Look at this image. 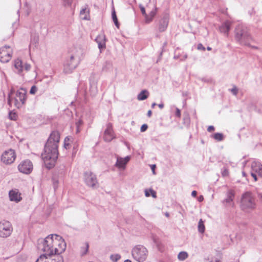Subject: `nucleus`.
<instances>
[{
  "label": "nucleus",
  "mask_w": 262,
  "mask_h": 262,
  "mask_svg": "<svg viewBox=\"0 0 262 262\" xmlns=\"http://www.w3.org/2000/svg\"><path fill=\"white\" fill-rule=\"evenodd\" d=\"M234 198V192L232 190H229L227 193V198L223 201V203H226L233 206V201Z\"/></svg>",
  "instance_id": "nucleus-19"
},
{
  "label": "nucleus",
  "mask_w": 262,
  "mask_h": 262,
  "mask_svg": "<svg viewBox=\"0 0 262 262\" xmlns=\"http://www.w3.org/2000/svg\"><path fill=\"white\" fill-rule=\"evenodd\" d=\"M73 2V0H62V5L64 7H70Z\"/></svg>",
  "instance_id": "nucleus-32"
},
{
  "label": "nucleus",
  "mask_w": 262,
  "mask_h": 262,
  "mask_svg": "<svg viewBox=\"0 0 262 262\" xmlns=\"http://www.w3.org/2000/svg\"><path fill=\"white\" fill-rule=\"evenodd\" d=\"M158 106L160 109H162L164 107V104L163 103H160L158 104Z\"/></svg>",
  "instance_id": "nucleus-52"
},
{
  "label": "nucleus",
  "mask_w": 262,
  "mask_h": 262,
  "mask_svg": "<svg viewBox=\"0 0 262 262\" xmlns=\"http://www.w3.org/2000/svg\"><path fill=\"white\" fill-rule=\"evenodd\" d=\"M59 140V133L57 131H53L45 146L44 152L41 154V157L48 169L54 166L58 158V144Z\"/></svg>",
  "instance_id": "nucleus-2"
},
{
  "label": "nucleus",
  "mask_w": 262,
  "mask_h": 262,
  "mask_svg": "<svg viewBox=\"0 0 262 262\" xmlns=\"http://www.w3.org/2000/svg\"><path fill=\"white\" fill-rule=\"evenodd\" d=\"M110 258L113 262H117L121 258V256L119 254H112L111 255Z\"/></svg>",
  "instance_id": "nucleus-30"
},
{
  "label": "nucleus",
  "mask_w": 262,
  "mask_h": 262,
  "mask_svg": "<svg viewBox=\"0 0 262 262\" xmlns=\"http://www.w3.org/2000/svg\"><path fill=\"white\" fill-rule=\"evenodd\" d=\"M155 167H156L155 165H152V166H151V169H152V170L154 173H155L154 168H155Z\"/></svg>",
  "instance_id": "nucleus-54"
},
{
  "label": "nucleus",
  "mask_w": 262,
  "mask_h": 262,
  "mask_svg": "<svg viewBox=\"0 0 262 262\" xmlns=\"http://www.w3.org/2000/svg\"><path fill=\"white\" fill-rule=\"evenodd\" d=\"M205 229L203 221L202 219H200L198 223V230L200 233H203L204 232Z\"/></svg>",
  "instance_id": "nucleus-28"
},
{
  "label": "nucleus",
  "mask_w": 262,
  "mask_h": 262,
  "mask_svg": "<svg viewBox=\"0 0 262 262\" xmlns=\"http://www.w3.org/2000/svg\"><path fill=\"white\" fill-rule=\"evenodd\" d=\"M250 172L257 173L258 176L262 177V165L260 163L253 161L251 165Z\"/></svg>",
  "instance_id": "nucleus-13"
},
{
  "label": "nucleus",
  "mask_w": 262,
  "mask_h": 262,
  "mask_svg": "<svg viewBox=\"0 0 262 262\" xmlns=\"http://www.w3.org/2000/svg\"><path fill=\"white\" fill-rule=\"evenodd\" d=\"M240 207L245 212H250L256 208L255 198L251 192H246L242 195Z\"/></svg>",
  "instance_id": "nucleus-6"
},
{
  "label": "nucleus",
  "mask_w": 262,
  "mask_h": 262,
  "mask_svg": "<svg viewBox=\"0 0 262 262\" xmlns=\"http://www.w3.org/2000/svg\"><path fill=\"white\" fill-rule=\"evenodd\" d=\"M90 91L93 93V94L95 95L97 92V88L96 86V84L95 83H93V84L91 85L90 87Z\"/></svg>",
  "instance_id": "nucleus-34"
},
{
  "label": "nucleus",
  "mask_w": 262,
  "mask_h": 262,
  "mask_svg": "<svg viewBox=\"0 0 262 262\" xmlns=\"http://www.w3.org/2000/svg\"><path fill=\"white\" fill-rule=\"evenodd\" d=\"M196 194H197V192L195 190L192 191V192L191 193V195L192 196L195 197L196 196Z\"/></svg>",
  "instance_id": "nucleus-50"
},
{
  "label": "nucleus",
  "mask_w": 262,
  "mask_h": 262,
  "mask_svg": "<svg viewBox=\"0 0 262 262\" xmlns=\"http://www.w3.org/2000/svg\"><path fill=\"white\" fill-rule=\"evenodd\" d=\"M212 137L217 141H221L224 139L223 134L219 133H215L212 135Z\"/></svg>",
  "instance_id": "nucleus-29"
},
{
  "label": "nucleus",
  "mask_w": 262,
  "mask_h": 262,
  "mask_svg": "<svg viewBox=\"0 0 262 262\" xmlns=\"http://www.w3.org/2000/svg\"><path fill=\"white\" fill-rule=\"evenodd\" d=\"M95 40L98 45V48L100 52H101L102 50L105 49L106 38L105 35L103 33L98 35Z\"/></svg>",
  "instance_id": "nucleus-18"
},
{
  "label": "nucleus",
  "mask_w": 262,
  "mask_h": 262,
  "mask_svg": "<svg viewBox=\"0 0 262 262\" xmlns=\"http://www.w3.org/2000/svg\"><path fill=\"white\" fill-rule=\"evenodd\" d=\"M82 50L79 48L76 51L71 55L70 58L67 59L63 66V72L68 74L72 72L77 66L79 61L82 57Z\"/></svg>",
  "instance_id": "nucleus-4"
},
{
  "label": "nucleus",
  "mask_w": 262,
  "mask_h": 262,
  "mask_svg": "<svg viewBox=\"0 0 262 262\" xmlns=\"http://www.w3.org/2000/svg\"><path fill=\"white\" fill-rule=\"evenodd\" d=\"M30 12V10H27V15H28L29 14Z\"/></svg>",
  "instance_id": "nucleus-63"
},
{
  "label": "nucleus",
  "mask_w": 262,
  "mask_h": 262,
  "mask_svg": "<svg viewBox=\"0 0 262 262\" xmlns=\"http://www.w3.org/2000/svg\"><path fill=\"white\" fill-rule=\"evenodd\" d=\"M112 17L115 26H116V27L119 28V22L118 21L117 15H116V12H115V11L114 9H113V10L112 11Z\"/></svg>",
  "instance_id": "nucleus-27"
},
{
  "label": "nucleus",
  "mask_w": 262,
  "mask_h": 262,
  "mask_svg": "<svg viewBox=\"0 0 262 262\" xmlns=\"http://www.w3.org/2000/svg\"><path fill=\"white\" fill-rule=\"evenodd\" d=\"M74 140L71 137H67L64 141V147L66 149H70L72 146Z\"/></svg>",
  "instance_id": "nucleus-23"
},
{
  "label": "nucleus",
  "mask_w": 262,
  "mask_h": 262,
  "mask_svg": "<svg viewBox=\"0 0 262 262\" xmlns=\"http://www.w3.org/2000/svg\"><path fill=\"white\" fill-rule=\"evenodd\" d=\"M231 23L227 21L223 24L219 28V30L221 33H223L226 36H228V32L230 29Z\"/></svg>",
  "instance_id": "nucleus-20"
},
{
  "label": "nucleus",
  "mask_w": 262,
  "mask_h": 262,
  "mask_svg": "<svg viewBox=\"0 0 262 262\" xmlns=\"http://www.w3.org/2000/svg\"><path fill=\"white\" fill-rule=\"evenodd\" d=\"M157 105V104L155 103V102H154L152 104H151V107L152 108H154L156 105Z\"/></svg>",
  "instance_id": "nucleus-56"
},
{
  "label": "nucleus",
  "mask_w": 262,
  "mask_h": 262,
  "mask_svg": "<svg viewBox=\"0 0 262 262\" xmlns=\"http://www.w3.org/2000/svg\"><path fill=\"white\" fill-rule=\"evenodd\" d=\"M176 116L179 118H180L181 117V111L180 110L177 108H176Z\"/></svg>",
  "instance_id": "nucleus-42"
},
{
  "label": "nucleus",
  "mask_w": 262,
  "mask_h": 262,
  "mask_svg": "<svg viewBox=\"0 0 262 262\" xmlns=\"http://www.w3.org/2000/svg\"><path fill=\"white\" fill-rule=\"evenodd\" d=\"M148 95H149V93L147 90H142L138 95L137 99L139 100H144L148 98Z\"/></svg>",
  "instance_id": "nucleus-25"
},
{
  "label": "nucleus",
  "mask_w": 262,
  "mask_h": 262,
  "mask_svg": "<svg viewBox=\"0 0 262 262\" xmlns=\"http://www.w3.org/2000/svg\"><path fill=\"white\" fill-rule=\"evenodd\" d=\"M17 118V115L12 111H10L9 113V118L11 120H16Z\"/></svg>",
  "instance_id": "nucleus-31"
},
{
  "label": "nucleus",
  "mask_w": 262,
  "mask_h": 262,
  "mask_svg": "<svg viewBox=\"0 0 262 262\" xmlns=\"http://www.w3.org/2000/svg\"><path fill=\"white\" fill-rule=\"evenodd\" d=\"M156 13V9L151 11L149 14H146L145 16V23H150L153 19Z\"/></svg>",
  "instance_id": "nucleus-24"
},
{
  "label": "nucleus",
  "mask_w": 262,
  "mask_h": 262,
  "mask_svg": "<svg viewBox=\"0 0 262 262\" xmlns=\"http://www.w3.org/2000/svg\"><path fill=\"white\" fill-rule=\"evenodd\" d=\"M140 8L142 14L144 16H145L147 14L146 13V11H145L144 7L143 6H140Z\"/></svg>",
  "instance_id": "nucleus-40"
},
{
  "label": "nucleus",
  "mask_w": 262,
  "mask_h": 262,
  "mask_svg": "<svg viewBox=\"0 0 262 262\" xmlns=\"http://www.w3.org/2000/svg\"><path fill=\"white\" fill-rule=\"evenodd\" d=\"M231 91L234 95H237L238 91L236 87L232 88Z\"/></svg>",
  "instance_id": "nucleus-44"
},
{
  "label": "nucleus",
  "mask_w": 262,
  "mask_h": 262,
  "mask_svg": "<svg viewBox=\"0 0 262 262\" xmlns=\"http://www.w3.org/2000/svg\"><path fill=\"white\" fill-rule=\"evenodd\" d=\"M82 124V121L81 120H79L76 123V127H80Z\"/></svg>",
  "instance_id": "nucleus-47"
},
{
  "label": "nucleus",
  "mask_w": 262,
  "mask_h": 262,
  "mask_svg": "<svg viewBox=\"0 0 262 262\" xmlns=\"http://www.w3.org/2000/svg\"><path fill=\"white\" fill-rule=\"evenodd\" d=\"M165 215L167 216V217H168L169 216V213L168 212H166L165 213Z\"/></svg>",
  "instance_id": "nucleus-62"
},
{
  "label": "nucleus",
  "mask_w": 262,
  "mask_h": 262,
  "mask_svg": "<svg viewBox=\"0 0 262 262\" xmlns=\"http://www.w3.org/2000/svg\"><path fill=\"white\" fill-rule=\"evenodd\" d=\"M249 47H251V48H252V49H257L258 48H257V47H256V46H251L250 45V46H249Z\"/></svg>",
  "instance_id": "nucleus-55"
},
{
  "label": "nucleus",
  "mask_w": 262,
  "mask_h": 262,
  "mask_svg": "<svg viewBox=\"0 0 262 262\" xmlns=\"http://www.w3.org/2000/svg\"><path fill=\"white\" fill-rule=\"evenodd\" d=\"M14 67L17 70V73L20 74L24 70V65L21 60L17 58L14 60Z\"/></svg>",
  "instance_id": "nucleus-22"
},
{
  "label": "nucleus",
  "mask_w": 262,
  "mask_h": 262,
  "mask_svg": "<svg viewBox=\"0 0 262 262\" xmlns=\"http://www.w3.org/2000/svg\"><path fill=\"white\" fill-rule=\"evenodd\" d=\"M258 198L260 201L262 203V193H258Z\"/></svg>",
  "instance_id": "nucleus-48"
},
{
  "label": "nucleus",
  "mask_w": 262,
  "mask_h": 262,
  "mask_svg": "<svg viewBox=\"0 0 262 262\" xmlns=\"http://www.w3.org/2000/svg\"><path fill=\"white\" fill-rule=\"evenodd\" d=\"M145 195L146 196L148 197L150 195V194L149 193L148 190L146 189L145 190Z\"/></svg>",
  "instance_id": "nucleus-49"
},
{
  "label": "nucleus",
  "mask_w": 262,
  "mask_h": 262,
  "mask_svg": "<svg viewBox=\"0 0 262 262\" xmlns=\"http://www.w3.org/2000/svg\"><path fill=\"white\" fill-rule=\"evenodd\" d=\"M207 49L208 50V51H210L211 50V48L209 47H208Z\"/></svg>",
  "instance_id": "nucleus-61"
},
{
  "label": "nucleus",
  "mask_w": 262,
  "mask_h": 262,
  "mask_svg": "<svg viewBox=\"0 0 262 262\" xmlns=\"http://www.w3.org/2000/svg\"><path fill=\"white\" fill-rule=\"evenodd\" d=\"M12 53L13 50L11 47L5 46L1 48V62H9L12 58Z\"/></svg>",
  "instance_id": "nucleus-11"
},
{
  "label": "nucleus",
  "mask_w": 262,
  "mask_h": 262,
  "mask_svg": "<svg viewBox=\"0 0 262 262\" xmlns=\"http://www.w3.org/2000/svg\"><path fill=\"white\" fill-rule=\"evenodd\" d=\"M214 130V127L213 126L210 125L207 128V131L209 132H211Z\"/></svg>",
  "instance_id": "nucleus-46"
},
{
  "label": "nucleus",
  "mask_w": 262,
  "mask_h": 262,
  "mask_svg": "<svg viewBox=\"0 0 262 262\" xmlns=\"http://www.w3.org/2000/svg\"><path fill=\"white\" fill-rule=\"evenodd\" d=\"M197 49L198 50H203V51H205V47L201 43L198 44V47H197Z\"/></svg>",
  "instance_id": "nucleus-41"
},
{
  "label": "nucleus",
  "mask_w": 262,
  "mask_h": 262,
  "mask_svg": "<svg viewBox=\"0 0 262 262\" xmlns=\"http://www.w3.org/2000/svg\"><path fill=\"white\" fill-rule=\"evenodd\" d=\"M147 250L143 246L138 245L132 250V254L133 258L138 262H143L147 258Z\"/></svg>",
  "instance_id": "nucleus-7"
},
{
  "label": "nucleus",
  "mask_w": 262,
  "mask_h": 262,
  "mask_svg": "<svg viewBox=\"0 0 262 262\" xmlns=\"http://www.w3.org/2000/svg\"><path fill=\"white\" fill-rule=\"evenodd\" d=\"M37 91V88L35 85H33L30 91L31 94H35Z\"/></svg>",
  "instance_id": "nucleus-36"
},
{
  "label": "nucleus",
  "mask_w": 262,
  "mask_h": 262,
  "mask_svg": "<svg viewBox=\"0 0 262 262\" xmlns=\"http://www.w3.org/2000/svg\"><path fill=\"white\" fill-rule=\"evenodd\" d=\"M147 128H148L147 125L146 124H144L141 126L140 130L141 132H144L147 130Z\"/></svg>",
  "instance_id": "nucleus-38"
},
{
  "label": "nucleus",
  "mask_w": 262,
  "mask_h": 262,
  "mask_svg": "<svg viewBox=\"0 0 262 262\" xmlns=\"http://www.w3.org/2000/svg\"><path fill=\"white\" fill-rule=\"evenodd\" d=\"M114 138L112 124L109 123L104 131L103 139L106 142H110Z\"/></svg>",
  "instance_id": "nucleus-14"
},
{
  "label": "nucleus",
  "mask_w": 262,
  "mask_h": 262,
  "mask_svg": "<svg viewBox=\"0 0 262 262\" xmlns=\"http://www.w3.org/2000/svg\"><path fill=\"white\" fill-rule=\"evenodd\" d=\"M38 41V36H34L32 37L31 38V44H37Z\"/></svg>",
  "instance_id": "nucleus-35"
},
{
  "label": "nucleus",
  "mask_w": 262,
  "mask_h": 262,
  "mask_svg": "<svg viewBox=\"0 0 262 262\" xmlns=\"http://www.w3.org/2000/svg\"><path fill=\"white\" fill-rule=\"evenodd\" d=\"M242 174H243V176L245 177V176H246V173H245V171H243V172H242Z\"/></svg>",
  "instance_id": "nucleus-60"
},
{
  "label": "nucleus",
  "mask_w": 262,
  "mask_h": 262,
  "mask_svg": "<svg viewBox=\"0 0 262 262\" xmlns=\"http://www.w3.org/2000/svg\"><path fill=\"white\" fill-rule=\"evenodd\" d=\"M72 144L73 146V150L76 152L77 150L78 147V144L77 143V141H74V142Z\"/></svg>",
  "instance_id": "nucleus-39"
},
{
  "label": "nucleus",
  "mask_w": 262,
  "mask_h": 262,
  "mask_svg": "<svg viewBox=\"0 0 262 262\" xmlns=\"http://www.w3.org/2000/svg\"><path fill=\"white\" fill-rule=\"evenodd\" d=\"M79 132H80V129H79V127H77V129H76V133H78Z\"/></svg>",
  "instance_id": "nucleus-57"
},
{
  "label": "nucleus",
  "mask_w": 262,
  "mask_h": 262,
  "mask_svg": "<svg viewBox=\"0 0 262 262\" xmlns=\"http://www.w3.org/2000/svg\"><path fill=\"white\" fill-rule=\"evenodd\" d=\"M124 262H132V261L129 259H126Z\"/></svg>",
  "instance_id": "nucleus-59"
},
{
  "label": "nucleus",
  "mask_w": 262,
  "mask_h": 262,
  "mask_svg": "<svg viewBox=\"0 0 262 262\" xmlns=\"http://www.w3.org/2000/svg\"><path fill=\"white\" fill-rule=\"evenodd\" d=\"M149 191L150 192V194L152 195L153 198H156V192L154 190L150 189H149Z\"/></svg>",
  "instance_id": "nucleus-43"
},
{
  "label": "nucleus",
  "mask_w": 262,
  "mask_h": 262,
  "mask_svg": "<svg viewBox=\"0 0 262 262\" xmlns=\"http://www.w3.org/2000/svg\"><path fill=\"white\" fill-rule=\"evenodd\" d=\"M83 179L85 184L91 188H96L98 186V182L96 176L90 171H85L83 173Z\"/></svg>",
  "instance_id": "nucleus-8"
},
{
  "label": "nucleus",
  "mask_w": 262,
  "mask_h": 262,
  "mask_svg": "<svg viewBox=\"0 0 262 262\" xmlns=\"http://www.w3.org/2000/svg\"><path fill=\"white\" fill-rule=\"evenodd\" d=\"M229 174V172L228 169L224 167L222 170V175L224 177H228Z\"/></svg>",
  "instance_id": "nucleus-33"
},
{
  "label": "nucleus",
  "mask_w": 262,
  "mask_h": 262,
  "mask_svg": "<svg viewBox=\"0 0 262 262\" xmlns=\"http://www.w3.org/2000/svg\"><path fill=\"white\" fill-rule=\"evenodd\" d=\"M203 200V196H200L199 198V199H198V201L199 202H202V201Z\"/></svg>",
  "instance_id": "nucleus-53"
},
{
  "label": "nucleus",
  "mask_w": 262,
  "mask_h": 262,
  "mask_svg": "<svg viewBox=\"0 0 262 262\" xmlns=\"http://www.w3.org/2000/svg\"><path fill=\"white\" fill-rule=\"evenodd\" d=\"M14 91L11 89L8 95V103L11 105L12 100L15 107L19 108L21 107L26 102L27 90L24 88H20L15 93V97L12 99V95Z\"/></svg>",
  "instance_id": "nucleus-5"
},
{
  "label": "nucleus",
  "mask_w": 262,
  "mask_h": 262,
  "mask_svg": "<svg viewBox=\"0 0 262 262\" xmlns=\"http://www.w3.org/2000/svg\"><path fill=\"white\" fill-rule=\"evenodd\" d=\"M216 262H220V260H216Z\"/></svg>",
  "instance_id": "nucleus-64"
},
{
  "label": "nucleus",
  "mask_w": 262,
  "mask_h": 262,
  "mask_svg": "<svg viewBox=\"0 0 262 262\" xmlns=\"http://www.w3.org/2000/svg\"><path fill=\"white\" fill-rule=\"evenodd\" d=\"M251 175L253 177V178L254 179L255 181H257V173H254L251 172Z\"/></svg>",
  "instance_id": "nucleus-45"
},
{
  "label": "nucleus",
  "mask_w": 262,
  "mask_h": 262,
  "mask_svg": "<svg viewBox=\"0 0 262 262\" xmlns=\"http://www.w3.org/2000/svg\"><path fill=\"white\" fill-rule=\"evenodd\" d=\"M31 69V65L30 64L26 63L24 65V70H25L26 71L28 72Z\"/></svg>",
  "instance_id": "nucleus-37"
},
{
  "label": "nucleus",
  "mask_w": 262,
  "mask_h": 262,
  "mask_svg": "<svg viewBox=\"0 0 262 262\" xmlns=\"http://www.w3.org/2000/svg\"><path fill=\"white\" fill-rule=\"evenodd\" d=\"M66 243L60 236L51 234L45 238L37 241V249L44 252L36 262H63L62 257L59 255L66 249Z\"/></svg>",
  "instance_id": "nucleus-1"
},
{
  "label": "nucleus",
  "mask_w": 262,
  "mask_h": 262,
  "mask_svg": "<svg viewBox=\"0 0 262 262\" xmlns=\"http://www.w3.org/2000/svg\"><path fill=\"white\" fill-rule=\"evenodd\" d=\"M105 64H107V65L110 66H111V63H110V62H107H107H105Z\"/></svg>",
  "instance_id": "nucleus-58"
},
{
  "label": "nucleus",
  "mask_w": 262,
  "mask_h": 262,
  "mask_svg": "<svg viewBox=\"0 0 262 262\" xmlns=\"http://www.w3.org/2000/svg\"><path fill=\"white\" fill-rule=\"evenodd\" d=\"M169 23V17L167 15H164L160 20L158 24V30L162 32L166 30Z\"/></svg>",
  "instance_id": "nucleus-16"
},
{
  "label": "nucleus",
  "mask_w": 262,
  "mask_h": 262,
  "mask_svg": "<svg viewBox=\"0 0 262 262\" xmlns=\"http://www.w3.org/2000/svg\"><path fill=\"white\" fill-rule=\"evenodd\" d=\"M19 172L24 174H30L33 170L32 163L29 160L21 161L18 165Z\"/></svg>",
  "instance_id": "nucleus-10"
},
{
  "label": "nucleus",
  "mask_w": 262,
  "mask_h": 262,
  "mask_svg": "<svg viewBox=\"0 0 262 262\" xmlns=\"http://www.w3.org/2000/svg\"><path fill=\"white\" fill-rule=\"evenodd\" d=\"M188 257V254L185 251H182L180 252L178 255V258L180 260H185L187 257Z\"/></svg>",
  "instance_id": "nucleus-26"
},
{
  "label": "nucleus",
  "mask_w": 262,
  "mask_h": 262,
  "mask_svg": "<svg viewBox=\"0 0 262 262\" xmlns=\"http://www.w3.org/2000/svg\"><path fill=\"white\" fill-rule=\"evenodd\" d=\"M129 160V156H126L124 158L118 157L115 166L119 168L124 169L126 164L128 162Z\"/></svg>",
  "instance_id": "nucleus-17"
},
{
  "label": "nucleus",
  "mask_w": 262,
  "mask_h": 262,
  "mask_svg": "<svg viewBox=\"0 0 262 262\" xmlns=\"http://www.w3.org/2000/svg\"><path fill=\"white\" fill-rule=\"evenodd\" d=\"M16 159L15 151L10 149L6 150L1 156V161L6 164H11L14 162Z\"/></svg>",
  "instance_id": "nucleus-9"
},
{
  "label": "nucleus",
  "mask_w": 262,
  "mask_h": 262,
  "mask_svg": "<svg viewBox=\"0 0 262 262\" xmlns=\"http://www.w3.org/2000/svg\"><path fill=\"white\" fill-rule=\"evenodd\" d=\"M9 196L11 201L16 203H18L22 200L21 194L17 189L10 190L9 192Z\"/></svg>",
  "instance_id": "nucleus-15"
},
{
  "label": "nucleus",
  "mask_w": 262,
  "mask_h": 262,
  "mask_svg": "<svg viewBox=\"0 0 262 262\" xmlns=\"http://www.w3.org/2000/svg\"><path fill=\"white\" fill-rule=\"evenodd\" d=\"M13 231V227L10 222L4 220L1 223V237H7Z\"/></svg>",
  "instance_id": "nucleus-12"
},
{
  "label": "nucleus",
  "mask_w": 262,
  "mask_h": 262,
  "mask_svg": "<svg viewBox=\"0 0 262 262\" xmlns=\"http://www.w3.org/2000/svg\"><path fill=\"white\" fill-rule=\"evenodd\" d=\"M235 39L241 45L250 46L253 38L248 29L243 25H238L235 30Z\"/></svg>",
  "instance_id": "nucleus-3"
},
{
  "label": "nucleus",
  "mask_w": 262,
  "mask_h": 262,
  "mask_svg": "<svg viewBox=\"0 0 262 262\" xmlns=\"http://www.w3.org/2000/svg\"><path fill=\"white\" fill-rule=\"evenodd\" d=\"M80 16L83 20H89L90 18L89 10L87 5L82 8L80 12Z\"/></svg>",
  "instance_id": "nucleus-21"
},
{
  "label": "nucleus",
  "mask_w": 262,
  "mask_h": 262,
  "mask_svg": "<svg viewBox=\"0 0 262 262\" xmlns=\"http://www.w3.org/2000/svg\"><path fill=\"white\" fill-rule=\"evenodd\" d=\"M152 114V112L151 110H149L147 112V115L148 117H150Z\"/></svg>",
  "instance_id": "nucleus-51"
}]
</instances>
